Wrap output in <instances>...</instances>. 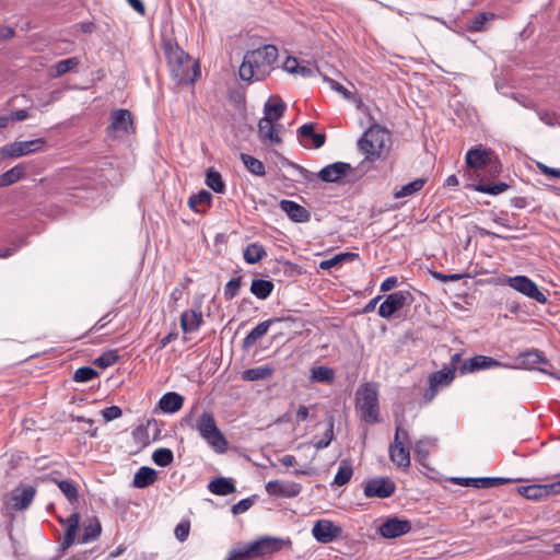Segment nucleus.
Segmentation results:
<instances>
[{
	"label": "nucleus",
	"instance_id": "1",
	"mask_svg": "<svg viewBox=\"0 0 560 560\" xmlns=\"http://www.w3.org/2000/svg\"><path fill=\"white\" fill-rule=\"evenodd\" d=\"M277 58L278 48L271 44L247 51L238 70L240 78L247 82L266 79Z\"/></svg>",
	"mask_w": 560,
	"mask_h": 560
},
{
	"label": "nucleus",
	"instance_id": "2",
	"mask_svg": "<svg viewBox=\"0 0 560 560\" xmlns=\"http://www.w3.org/2000/svg\"><path fill=\"white\" fill-rule=\"evenodd\" d=\"M171 74L178 84L194 83L200 77L199 65L192 61L178 45L171 43L164 46Z\"/></svg>",
	"mask_w": 560,
	"mask_h": 560
},
{
	"label": "nucleus",
	"instance_id": "3",
	"mask_svg": "<svg viewBox=\"0 0 560 560\" xmlns=\"http://www.w3.org/2000/svg\"><path fill=\"white\" fill-rule=\"evenodd\" d=\"M390 136L385 128L374 124L370 126L358 140V148L365 155V160L374 162L387 151Z\"/></svg>",
	"mask_w": 560,
	"mask_h": 560
},
{
	"label": "nucleus",
	"instance_id": "4",
	"mask_svg": "<svg viewBox=\"0 0 560 560\" xmlns=\"http://www.w3.org/2000/svg\"><path fill=\"white\" fill-rule=\"evenodd\" d=\"M191 429L197 430L200 436L217 453H224L228 448V441L217 425L214 416L210 411H203Z\"/></svg>",
	"mask_w": 560,
	"mask_h": 560
},
{
	"label": "nucleus",
	"instance_id": "5",
	"mask_svg": "<svg viewBox=\"0 0 560 560\" xmlns=\"http://www.w3.org/2000/svg\"><path fill=\"white\" fill-rule=\"evenodd\" d=\"M291 166L295 170V172L299 174L301 180L306 183H312L319 178L322 182L325 183H338L343 177L347 176V174L352 170L351 165L346 162H335L331 164H328L324 166L318 174H315L305 167L292 163Z\"/></svg>",
	"mask_w": 560,
	"mask_h": 560
},
{
	"label": "nucleus",
	"instance_id": "6",
	"mask_svg": "<svg viewBox=\"0 0 560 560\" xmlns=\"http://www.w3.org/2000/svg\"><path fill=\"white\" fill-rule=\"evenodd\" d=\"M355 408L366 423L380 422L377 390L372 385L366 384L358 390Z\"/></svg>",
	"mask_w": 560,
	"mask_h": 560
},
{
	"label": "nucleus",
	"instance_id": "7",
	"mask_svg": "<svg viewBox=\"0 0 560 560\" xmlns=\"http://www.w3.org/2000/svg\"><path fill=\"white\" fill-rule=\"evenodd\" d=\"M45 147L43 138L14 141L0 148V159H18L35 152H39Z\"/></svg>",
	"mask_w": 560,
	"mask_h": 560
},
{
	"label": "nucleus",
	"instance_id": "8",
	"mask_svg": "<svg viewBox=\"0 0 560 560\" xmlns=\"http://www.w3.org/2000/svg\"><path fill=\"white\" fill-rule=\"evenodd\" d=\"M506 283L513 290L523 295L537 301L538 303H547V296L539 290L538 285L526 276L509 277Z\"/></svg>",
	"mask_w": 560,
	"mask_h": 560
},
{
	"label": "nucleus",
	"instance_id": "9",
	"mask_svg": "<svg viewBox=\"0 0 560 560\" xmlns=\"http://www.w3.org/2000/svg\"><path fill=\"white\" fill-rule=\"evenodd\" d=\"M396 491L395 482L388 477H377L366 481L363 493L366 498L386 499Z\"/></svg>",
	"mask_w": 560,
	"mask_h": 560
},
{
	"label": "nucleus",
	"instance_id": "10",
	"mask_svg": "<svg viewBox=\"0 0 560 560\" xmlns=\"http://www.w3.org/2000/svg\"><path fill=\"white\" fill-rule=\"evenodd\" d=\"M36 488L31 485H19L11 492L8 506L13 511H24L34 501Z\"/></svg>",
	"mask_w": 560,
	"mask_h": 560
},
{
	"label": "nucleus",
	"instance_id": "11",
	"mask_svg": "<svg viewBox=\"0 0 560 560\" xmlns=\"http://www.w3.org/2000/svg\"><path fill=\"white\" fill-rule=\"evenodd\" d=\"M291 541L265 536L253 542L247 544L248 550L252 552L253 557H261L266 555H272L282 549L284 545H290Z\"/></svg>",
	"mask_w": 560,
	"mask_h": 560
},
{
	"label": "nucleus",
	"instance_id": "12",
	"mask_svg": "<svg viewBox=\"0 0 560 560\" xmlns=\"http://www.w3.org/2000/svg\"><path fill=\"white\" fill-rule=\"evenodd\" d=\"M409 298L410 293L402 290L388 294L378 307V315L383 318H390L408 304Z\"/></svg>",
	"mask_w": 560,
	"mask_h": 560
},
{
	"label": "nucleus",
	"instance_id": "13",
	"mask_svg": "<svg viewBox=\"0 0 560 560\" xmlns=\"http://www.w3.org/2000/svg\"><path fill=\"white\" fill-rule=\"evenodd\" d=\"M270 497L292 499L302 491V485L295 481L270 480L265 486Z\"/></svg>",
	"mask_w": 560,
	"mask_h": 560
},
{
	"label": "nucleus",
	"instance_id": "14",
	"mask_svg": "<svg viewBox=\"0 0 560 560\" xmlns=\"http://www.w3.org/2000/svg\"><path fill=\"white\" fill-rule=\"evenodd\" d=\"M203 324L201 311V298L194 301L190 310L184 311L180 315V328L184 332L190 334L197 331Z\"/></svg>",
	"mask_w": 560,
	"mask_h": 560
},
{
	"label": "nucleus",
	"instance_id": "15",
	"mask_svg": "<svg viewBox=\"0 0 560 560\" xmlns=\"http://www.w3.org/2000/svg\"><path fill=\"white\" fill-rule=\"evenodd\" d=\"M520 479L502 478V477H466V478H453V481L459 486L474 487L477 489H487L497 487L499 485L510 483L518 481Z\"/></svg>",
	"mask_w": 560,
	"mask_h": 560
},
{
	"label": "nucleus",
	"instance_id": "16",
	"mask_svg": "<svg viewBox=\"0 0 560 560\" xmlns=\"http://www.w3.org/2000/svg\"><path fill=\"white\" fill-rule=\"evenodd\" d=\"M503 366V364L488 355H475L468 360H466L460 366H459V373L460 374H469L475 373L477 371L481 370H489L494 368Z\"/></svg>",
	"mask_w": 560,
	"mask_h": 560
},
{
	"label": "nucleus",
	"instance_id": "17",
	"mask_svg": "<svg viewBox=\"0 0 560 560\" xmlns=\"http://www.w3.org/2000/svg\"><path fill=\"white\" fill-rule=\"evenodd\" d=\"M411 530V523L407 520L390 517L386 520L380 527V534L384 538H397Z\"/></svg>",
	"mask_w": 560,
	"mask_h": 560
},
{
	"label": "nucleus",
	"instance_id": "18",
	"mask_svg": "<svg viewBox=\"0 0 560 560\" xmlns=\"http://www.w3.org/2000/svg\"><path fill=\"white\" fill-rule=\"evenodd\" d=\"M340 533L341 528L328 520L317 521L312 529L314 538L322 544L332 541Z\"/></svg>",
	"mask_w": 560,
	"mask_h": 560
},
{
	"label": "nucleus",
	"instance_id": "19",
	"mask_svg": "<svg viewBox=\"0 0 560 560\" xmlns=\"http://www.w3.org/2000/svg\"><path fill=\"white\" fill-rule=\"evenodd\" d=\"M107 130L108 132L122 131L125 133L133 131L131 113L125 108L113 110L110 114V125L107 127Z\"/></svg>",
	"mask_w": 560,
	"mask_h": 560
},
{
	"label": "nucleus",
	"instance_id": "20",
	"mask_svg": "<svg viewBox=\"0 0 560 560\" xmlns=\"http://www.w3.org/2000/svg\"><path fill=\"white\" fill-rule=\"evenodd\" d=\"M279 208L295 223H305L311 220V212L293 200L282 199Z\"/></svg>",
	"mask_w": 560,
	"mask_h": 560
},
{
	"label": "nucleus",
	"instance_id": "21",
	"mask_svg": "<svg viewBox=\"0 0 560 560\" xmlns=\"http://www.w3.org/2000/svg\"><path fill=\"white\" fill-rule=\"evenodd\" d=\"M281 125H273L268 119H260L258 121V133L262 142H269L271 144L281 143L280 130Z\"/></svg>",
	"mask_w": 560,
	"mask_h": 560
},
{
	"label": "nucleus",
	"instance_id": "22",
	"mask_svg": "<svg viewBox=\"0 0 560 560\" xmlns=\"http://www.w3.org/2000/svg\"><path fill=\"white\" fill-rule=\"evenodd\" d=\"M280 320H281V318L273 317V318H269L264 322H260L243 339V348L244 349L252 348L260 338H262L267 334L268 329L270 328V326L273 323H278Z\"/></svg>",
	"mask_w": 560,
	"mask_h": 560
},
{
	"label": "nucleus",
	"instance_id": "23",
	"mask_svg": "<svg viewBox=\"0 0 560 560\" xmlns=\"http://www.w3.org/2000/svg\"><path fill=\"white\" fill-rule=\"evenodd\" d=\"M287 109L285 103L278 96L270 97L264 105V117L269 121H278Z\"/></svg>",
	"mask_w": 560,
	"mask_h": 560
},
{
	"label": "nucleus",
	"instance_id": "24",
	"mask_svg": "<svg viewBox=\"0 0 560 560\" xmlns=\"http://www.w3.org/2000/svg\"><path fill=\"white\" fill-rule=\"evenodd\" d=\"M314 129L315 125L313 122L304 124L298 129V136L302 139V144L305 148H308V144L304 142V139H311L315 149H319L325 144V133H316Z\"/></svg>",
	"mask_w": 560,
	"mask_h": 560
},
{
	"label": "nucleus",
	"instance_id": "25",
	"mask_svg": "<svg viewBox=\"0 0 560 560\" xmlns=\"http://www.w3.org/2000/svg\"><path fill=\"white\" fill-rule=\"evenodd\" d=\"M466 164L472 168H482L492 164L491 153L483 149H470L466 154Z\"/></svg>",
	"mask_w": 560,
	"mask_h": 560
},
{
	"label": "nucleus",
	"instance_id": "26",
	"mask_svg": "<svg viewBox=\"0 0 560 560\" xmlns=\"http://www.w3.org/2000/svg\"><path fill=\"white\" fill-rule=\"evenodd\" d=\"M517 368L534 370L540 363H546V358L539 350L522 352L517 358Z\"/></svg>",
	"mask_w": 560,
	"mask_h": 560
},
{
	"label": "nucleus",
	"instance_id": "27",
	"mask_svg": "<svg viewBox=\"0 0 560 560\" xmlns=\"http://www.w3.org/2000/svg\"><path fill=\"white\" fill-rule=\"evenodd\" d=\"M184 404L182 395L175 392L164 394L159 400V408L165 413H174L178 411Z\"/></svg>",
	"mask_w": 560,
	"mask_h": 560
},
{
	"label": "nucleus",
	"instance_id": "28",
	"mask_svg": "<svg viewBox=\"0 0 560 560\" xmlns=\"http://www.w3.org/2000/svg\"><path fill=\"white\" fill-rule=\"evenodd\" d=\"M158 478L156 471L149 467H140L133 476L132 486L138 489L147 488L155 482Z\"/></svg>",
	"mask_w": 560,
	"mask_h": 560
},
{
	"label": "nucleus",
	"instance_id": "29",
	"mask_svg": "<svg viewBox=\"0 0 560 560\" xmlns=\"http://www.w3.org/2000/svg\"><path fill=\"white\" fill-rule=\"evenodd\" d=\"M388 456L397 467L405 470L410 467V450L408 446L388 447Z\"/></svg>",
	"mask_w": 560,
	"mask_h": 560
},
{
	"label": "nucleus",
	"instance_id": "30",
	"mask_svg": "<svg viewBox=\"0 0 560 560\" xmlns=\"http://www.w3.org/2000/svg\"><path fill=\"white\" fill-rule=\"evenodd\" d=\"M427 182H428L427 177L416 178L415 180H412L406 185L396 187L393 191V196H394V198H397V199L413 196L424 187Z\"/></svg>",
	"mask_w": 560,
	"mask_h": 560
},
{
	"label": "nucleus",
	"instance_id": "31",
	"mask_svg": "<svg viewBox=\"0 0 560 560\" xmlns=\"http://www.w3.org/2000/svg\"><path fill=\"white\" fill-rule=\"evenodd\" d=\"M208 489L213 494L228 495L235 491V485L231 478L219 477L209 482Z\"/></svg>",
	"mask_w": 560,
	"mask_h": 560
},
{
	"label": "nucleus",
	"instance_id": "32",
	"mask_svg": "<svg viewBox=\"0 0 560 560\" xmlns=\"http://www.w3.org/2000/svg\"><path fill=\"white\" fill-rule=\"evenodd\" d=\"M455 377L454 369L443 366V369L431 373L429 375V384H433V386L436 387H447L452 384L453 380Z\"/></svg>",
	"mask_w": 560,
	"mask_h": 560
},
{
	"label": "nucleus",
	"instance_id": "33",
	"mask_svg": "<svg viewBox=\"0 0 560 560\" xmlns=\"http://www.w3.org/2000/svg\"><path fill=\"white\" fill-rule=\"evenodd\" d=\"M102 533V526L100 521L94 517L89 520L88 523L83 526V533L81 537L79 538L80 544H88L91 541L96 540Z\"/></svg>",
	"mask_w": 560,
	"mask_h": 560
},
{
	"label": "nucleus",
	"instance_id": "34",
	"mask_svg": "<svg viewBox=\"0 0 560 560\" xmlns=\"http://www.w3.org/2000/svg\"><path fill=\"white\" fill-rule=\"evenodd\" d=\"M266 256L267 252L265 247L257 242L249 243L243 252L244 260L249 265H255L259 262Z\"/></svg>",
	"mask_w": 560,
	"mask_h": 560
},
{
	"label": "nucleus",
	"instance_id": "35",
	"mask_svg": "<svg viewBox=\"0 0 560 560\" xmlns=\"http://www.w3.org/2000/svg\"><path fill=\"white\" fill-rule=\"evenodd\" d=\"M79 523L80 515L78 513H72L67 518V528L65 532L63 541L61 542L63 549L69 548L74 542Z\"/></svg>",
	"mask_w": 560,
	"mask_h": 560
},
{
	"label": "nucleus",
	"instance_id": "36",
	"mask_svg": "<svg viewBox=\"0 0 560 560\" xmlns=\"http://www.w3.org/2000/svg\"><path fill=\"white\" fill-rule=\"evenodd\" d=\"M438 439L433 436H424L415 444V454L420 464L429 457L430 450L436 445Z\"/></svg>",
	"mask_w": 560,
	"mask_h": 560
},
{
	"label": "nucleus",
	"instance_id": "37",
	"mask_svg": "<svg viewBox=\"0 0 560 560\" xmlns=\"http://www.w3.org/2000/svg\"><path fill=\"white\" fill-rule=\"evenodd\" d=\"M275 284L270 280L254 279L250 284V293L259 300H266L273 291Z\"/></svg>",
	"mask_w": 560,
	"mask_h": 560
},
{
	"label": "nucleus",
	"instance_id": "38",
	"mask_svg": "<svg viewBox=\"0 0 560 560\" xmlns=\"http://www.w3.org/2000/svg\"><path fill=\"white\" fill-rule=\"evenodd\" d=\"M273 374V369L268 365H261L257 368L247 369L243 372L242 378L248 382H255L259 380H267Z\"/></svg>",
	"mask_w": 560,
	"mask_h": 560
},
{
	"label": "nucleus",
	"instance_id": "39",
	"mask_svg": "<svg viewBox=\"0 0 560 560\" xmlns=\"http://www.w3.org/2000/svg\"><path fill=\"white\" fill-rule=\"evenodd\" d=\"M517 492L522 497L533 501H540L547 497V490L544 485L521 486L517 488Z\"/></svg>",
	"mask_w": 560,
	"mask_h": 560
},
{
	"label": "nucleus",
	"instance_id": "40",
	"mask_svg": "<svg viewBox=\"0 0 560 560\" xmlns=\"http://www.w3.org/2000/svg\"><path fill=\"white\" fill-rule=\"evenodd\" d=\"M25 175V166L23 165H15L14 167L10 168L9 171L2 173L0 175V187H8L15 183H18L20 179H22Z\"/></svg>",
	"mask_w": 560,
	"mask_h": 560
},
{
	"label": "nucleus",
	"instance_id": "41",
	"mask_svg": "<svg viewBox=\"0 0 560 560\" xmlns=\"http://www.w3.org/2000/svg\"><path fill=\"white\" fill-rule=\"evenodd\" d=\"M205 184L217 194L225 192L226 187L221 174L212 167L206 172Z\"/></svg>",
	"mask_w": 560,
	"mask_h": 560
},
{
	"label": "nucleus",
	"instance_id": "42",
	"mask_svg": "<svg viewBox=\"0 0 560 560\" xmlns=\"http://www.w3.org/2000/svg\"><path fill=\"white\" fill-rule=\"evenodd\" d=\"M353 475V468L349 460H341L338 470L334 477L332 485L334 486H345L347 485Z\"/></svg>",
	"mask_w": 560,
	"mask_h": 560
},
{
	"label": "nucleus",
	"instance_id": "43",
	"mask_svg": "<svg viewBox=\"0 0 560 560\" xmlns=\"http://www.w3.org/2000/svg\"><path fill=\"white\" fill-rule=\"evenodd\" d=\"M240 159L246 170L253 175L264 176L266 174L265 165L260 160L246 153H241Z\"/></svg>",
	"mask_w": 560,
	"mask_h": 560
},
{
	"label": "nucleus",
	"instance_id": "44",
	"mask_svg": "<svg viewBox=\"0 0 560 560\" xmlns=\"http://www.w3.org/2000/svg\"><path fill=\"white\" fill-rule=\"evenodd\" d=\"M211 200L212 195L208 190L201 189L197 194L191 195L187 203L192 211L200 212L199 206H210Z\"/></svg>",
	"mask_w": 560,
	"mask_h": 560
},
{
	"label": "nucleus",
	"instance_id": "45",
	"mask_svg": "<svg viewBox=\"0 0 560 560\" xmlns=\"http://www.w3.org/2000/svg\"><path fill=\"white\" fill-rule=\"evenodd\" d=\"M470 187L476 191L495 196L508 190L510 186L506 183L500 182L495 184L478 183L472 184Z\"/></svg>",
	"mask_w": 560,
	"mask_h": 560
},
{
	"label": "nucleus",
	"instance_id": "46",
	"mask_svg": "<svg viewBox=\"0 0 560 560\" xmlns=\"http://www.w3.org/2000/svg\"><path fill=\"white\" fill-rule=\"evenodd\" d=\"M326 423H327V429L324 433V436L319 440H316V438H314V441H313V445L315 446V448L317 451L319 450H324L326 447H328L330 445V443L332 442L334 438H335V434H334V425H335V421H334V418L332 417H329L326 419Z\"/></svg>",
	"mask_w": 560,
	"mask_h": 560
},
{
	"label": "nucleus",
	"instance_id": "47",
	"mask_svg": "<svg viewBox=\"0 0 560 560\" xmlns=\"http://www.w3.org/2000/svg\"><path fill=\"white\" fill-rule=\"evenodd\" d=\"M494 14L491 12H481L475 18L470 19L467 23V28L470 32H481L488 22L492 21Z\"/></svg>",
	"mask_w": 560,
	"mask_h": 560
},
{
	"label": "nucleus",
	"instance_id": "48",
	"mask_svg": "<svg viewBox=\"0 0 560 560\" xmlns=\"http://www.w3.org/2000/svg\"><path fill=\"white\" fill-rule=\"evenodd\" d=\"M152 460L160 467H166L173 463L174 455L172 450L167 447H160L153 452Z\"/></svg>",
	"mask_w": 560,
	"mask_h": 560
},
{
	"label": "nucleus",
	"instance_id": "49",
	"mask_svg": "<svg viewBox=\"0 0 560 560\" xmlns=\"http://www.w3.org/2000/svg\"><path fill=\"white\" fill-rule=\"evenodd\" d=\"M57 485H58L60 491L65 494V497L71 504L78 502L79 493H78V488L74 485V482H72L70 480H60V481H57Z\"/></svg>",
	"mask_w": 560,
	"mask_h": 560
},
{
	"label": "nucleus",
	"instance_id": "50",
	"mask_svg": "<svg viewBox=\"0 0 560 560\" xmlns=\"http://www.w3.org/2000/svg\"><path fill=\"white\" fill-rule=\"evenodd\" d=\"M79 63H80V60L77 57L62 59L55 65V67H54L55 73L51 75L54 78L61 77V75L66 74L67 72L71 71L72 69H74L77 66H79Z\"/></svg>",
	"mask_w": 560,
	"mask_h": 560
},
{
	"label": "nucleus",
	"instance_id": "51",
	"mask_svg": "<svg viewBox=\"0 0 560 560\" xmlns=\"http://www.w3.org/2000/svg\"><path fill=\"white\" fill-rule=\"evenodd\" d=\"M311 378L319 383L331 382L334 380V372L327 366H316L311 370Z\"/></svg>",
	"mask_w": 560,
	"mask_h": 560
},
{
	"label": "nucleus",
	"instance_id": "52",
	"mask_svg": "<svg viewBox=\"0 0 560 560\" xmlns=\"http://www.w3.org/2000/svg\"><path fill=\"white\" fill-rule=\"evenodd\" d=\"M119 358L117 350H107L97 357L94 363L102 369H106L114 365Z\"/></svg>",
	"mask_w": 560,
	"mask_h": 560
},
{
	"label": "nucleus",
	"instance_id": "53",
	"mask_svg": "<svg viewBox=\"0 0 560 560\" xmlns=\"http://www.w3.org/2000/svg\"><path fill=\"white\" fill-rule=\"evenodd\" d=\"M97 376V372L91 366L79 368L74 372L73 380L79 383H85L92 381Z\"/></svg>",
	"mask_w": 560,
	"mask_h": 560
},
{
	"label": "nucleus",
	"instance_id": "54",
	"mask_svg": "<svg viewBox=\"0 0 560 560\" xmlns=\"http://www.w3.org/2000/svg\"><path fill=\"white\" fill-rule=\"evenodd\" d=\"M241 284H242L241 277L233 278L230 281H228V283L224 287V293H223L224 299L226 301H231L232 299H234L240 291Z\"/></svg>",
	"mask_w": 560,
	"mask_h": 560
},
{
	"label": "nucleus",
	"instance_id": "55",
	"mask_svg": "<svg viewBox=\"0 0 560 560\" xmlns=\"http://www.w3.org/2000/svg\"><path fill=\"white\" fill-rule=\"evenodd\" d=\"M249 558H254L252 552L248 550V545H243L235 549H232L225 560H248Z\"/></svg>",
	"mask_w": 560,
	"mask_h": 560
},
{
	"label": "nucleus",
	"instance_id": "56",
	"mask_svg": "<svg viewBox=\"0 0 560 560\" xmlns=\"http://www.w3.org/2000/svg\"><path fill=\"white\" fill-rule=\"evenodd\" d=\"M256 498H257V495H253V497H249V498L242 499L236 504L232 505L231 512L234 515L245 513L246 511H248L253 506V504L255 503Z\"/></svg>",
	"mask_w": 560,
	"mask_h": 560
},
{
	"label": "nucleus",
	"instance_id": "57",
	"mask_svg": "<svg viewBox=\"0 0 560 560\" xmlns=\"http://www.w3.org/2000/svg\"><path fill=\"white\" fill-rule=\"evenodd\" d=\"M322 77H323V80L326 83H328L329 88L332 91L341 94L342 97L346 98V100H350L351 98V96H352L351 92L349 90H347L342 84H340L336 80H334V79H331V78H329V77H327L325 74H322Z\"/></svg>",
	"mask_w": 560,
	"mask_h": 560
},
{
	"label": "nucleus",
	"instance_id": "58",
	"mask_svg": "<svg viewBox=\"0 0 560 560\" xmlns=\"http://www.w3.org/2000/svg\"><path fill=\"white\" fill-rule=\"evenodd\" d=\"M191 282V279L186 278L185 282H179L170 294V306H175L182 299L183 292L186 289L187 283Z\"/></svg>",
	"mask_w": 560,
	"mask_h": 560
},
{
	"label": "nucleus",
	"instance_id": "59",
	"mask_svg": "<svg viewBox=\"0 0 560 560\" xmlns=\"http://www.w3.org/2000/svg\"><path fill=\"white\" fill-rule=\"evenodd\" d=\"M121 415L122 411L118 406L106 407L105 409L102 410V416L107 422L118 419L119 417H121Z\"/></svg>",
	"mask_w": 560,
	"mask_h": 560
},
{
	"label": "nucleus",
	"instance_id": "60",
	"mask_svg": "<svg viewBox=\"0 0 560 560\" xmlns=\"http://www.w3.org/2000/svg\"><path fill=\"white\" fill-rule=\"evenodd\" d=\"M189 523L182 522L175 527V537L179 541H185L189 535Z\"/></svg>",
	"mask_w": 560,
	"mask_h": 560
},
{
	"label": "nucleus",
	"instance_id": "61",
	"mask_svg": "<svg viewBox=\"0 0 560 560\" xmlns=\"http://www.w3.org/2000/svg\"><path fill=\"white\" fill-rule=\"evenodd\" d=\"M117 315L116 311L108 312L105 314L92 328L94 331L102 330L108 323L112 322L113 317Z\"/></svg>",
	"mask_w": 560,
	"mask_h": 560
},
{
	"label": "nucleus",
	"instance_id": "62",
	"mask_svg": "<svg viewBox=\"0 0 560 560\" xmlns=\"http://www.w3.org/2000/svg\"><path fill=\"white\" fill-rule=\"evenodd\" d=\"M300 66V62L299 60L295 58V57H292V56H289L285 61L283 62V69L291 73V74H295V72L298 71V68Z\"/></svg>",
	"mask_w": 560,
	"mask_h": 560
},
{
	"label": "nucleus",
	"instance_id": "63",
	"mask_svg": "<svg viewBox=\"0 0 560 560\" xmlns=\"http://www.w3.org/2000/svg\"><path fill=\"white\" fill-rule=\"evenodd\" d=\"M537 166L542 174L560 178V168H553L545 165L544 163H538Z\"/></svg>",
	"mask_w": 560,
	"mask_h": 560
},
{
	"label": "nucleus",
	"instance_id": "64",
	"mask_svg": "<svg viewBox=\"0 0 560 560\" xmlns=\"http://www.w3.org/2000/svg\"><path fill=\"white\" fill-rule=\"evenodd\" d=\"M339 264H340V260L337 257V255H335L334 257H331L329 259L322 260L319 262V268L323 270H329Z\"/></svg>",
	"mask_w": 560,
	"mask_h": 560
}]
</instances>
